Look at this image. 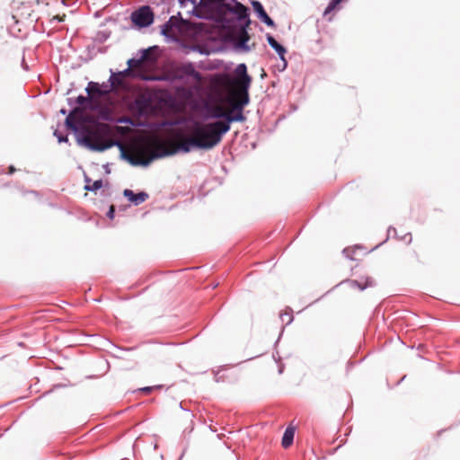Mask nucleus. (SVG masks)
I'll return each instance as SVG.
<instances>
[{
    "label": "nucleus",
    "mask_w": 460,
    "mask_h": 460,
    "mask_svg": "<svg viewBox=\"0 0 460 460\" xmlns=\"http://www.w3.org/2000/svg\"><path fill=\"white\" fill-rule=\"evenodd\" d=\"M158 388H160V385H156V386H145V387L140 388L139 391H141L143 393H146V394H148V393H151L153 390L158 389Z\"/></svg>",
    "instance_id": "nucleus-38"
},
{
    "label": "nucleus",
    "mask_w": 460,
    "mask_h": 460,
    "mask_svg": "<svg viewBox=\"0 0 460 460\" xmlns=\"http://www.w3.org/2000/svg\"><path fill=\"white\" fill-rule=\"evenodd\" d=\"M280 318H281L282 322L286 321V325L290 324L294 320L293 315L288 313L281 314Z\"/></svg>",
    "instance_id": "nucleus-32"
},
{
    "label": "nucleus",
    "mask_w": 460,
    "mask_h": 460,
    "mask_svg": "<svg viewBox=\"0 0 460 460\" xmlns=\"http://www.w3.org/2000/svg\"><path fill=\"white\" fill-rule=\"evenodd\" d=\"M251 4L254 13H256L258 19H260L261 22L265 23L268 27H270L272 29L276 28L275 22L268 15L264 6L260 1H252Z\"/></svg>",
    "instance_id": "nucleus-13"
},
{
    "label": "nucleus",
    "mask_w": 460,
    "mask_h": 460,
    "mask_svg": "<svg viewBox=\"0 0 460 460\" xmlns=\"http://www.w3.org/2000/svg\"><path fill=\"white\" fill-rule=\"evenodd\" d=\"M193 149H201L199 141H198L196 138H189L181 144L178 145L175 151L172 152L171 154H175L177 152L181 153H189Z\"/></svg>",
    "instance_id": "nucleus-16"
},
{
    "label": "nucleus",
    "mask_w": 460,
    "mask_h": 460,
    "mask_svg": "<svg viewBox=\"0 0 460 460\" xmlns=\"http://www.w3.org/2000/svg\"><path fill=\"white\" fill-rule=\"evenodd\" d=\"M271 48L277 52L279 58H282L287 53V49L279 41L276 42L275 45L271 46Z\"/></svg>",
    "instance_id": "nucleus-29"
},
{
    "label": "nucleus",
    "mask_w": 460,
    "mask_h": 460,
    "mask_svg": "<svg viewBox=\"0 0 460 460\" xmlns=\"http://www.w3.org/2000/svg\"><path fill=\"white\" fill-rule=\"evenodd\" d=\"M273 358L277 361V362H279L280 361V357L279 356L278 358H277V356H275V354H273Z\"/></svg>",
    "instance_id": "nucleus-54"
},
{
    "label": "nucleus",
    "mask_w": 460,
    "mask_h": 460,
    "mask_svg": "<svg viewBox=\"0 0 460 460\" xmlns=\"http://www.w3.org/2000/svg\"><path fill=\"white\" fill-rule=\"evenodd\" d=\"M103 167H104V169H105V172H106V173H110V172H111V170H110V168H109V164H105Z\"/></svg>",
    "instance_id": "nucleus-48"
},
{
    "label": "nucleus",
    "mask_w": 460,
    "mask_h": 460,
    "mask_svg": "<svg viewBox=\"0 0 460 460\" xmlns=\"http://www.w3.org/2000/svg\"><path fill=\"white\" fill-rule=\"evenodd\" d=\"M85 91L89 96L91 101L97 100L100 97H102V91L99 88V83L91 81L88 83Z\"/></svg>",
    "instance_id": "nucleus-19"
},
{
    "label": "nucleus",
    "mask_w": 460,
    "mask_h": 460,
    "mask_svg": "<svg viewBox=\"0 0 460 460\" xmlns=\"http://www.w3.org/2000/svg\"><path fill=\"white\" fill-rule=\"evenodd\" d=\"M234 4L226 2V5L224 7V11L226 16L232 14L234 17L229 18L233 20L234 23L227 27V31L234 30L237 27L238 21H243L250 19V9L248 6L239 3L237 0H230Z\"/></svg>",
    "instance_id": "nucleus-6"
},
{
    "label": "nucleus",
    "mask_w": 460,
    "mask_h": 460,
    "mask_svg": "<svg viewBox=\"0 0 460 460\" xmlns=\"http://www.w3.org/2000/svg\"><path fill=\"white\" fill-rule=\"evenodd\" d=\"M84 181H85L86 184H90V182H91V179L86 174H84Z\"/></svg>",
    "instance_id": "nucleus-49"
},
{
    "label": "nucleus",
    "mask_w": 460,
    "mask_h": 460,
    "mask_svg": "<svg viewBox=\"0 0 460 460\" xmlns=\"http://www.w3.org/2000/svg\"><path fill=\"white\" fill-rule=\"evenodd\" d=\"M22 66L24 70H26V71L29 70V66L25 62L24 57L22 58Z\"/></svg>",
    "instance_id": "nucleus-44"
},
{
    "label": "nucleus",
    "mask_w": 460,
    "mask_h": 460,
    "mask_svg": "<svg viewBox=\"0 0 460 460\" xmlns=\"http://www.w3.org/2000/svg\"><path fill=\"white\" fill-rule=\"evenodd\" d=\"M283 370H284V366L282 364H280L279 367V374H282Z\"/></svg>",
    "instance_id": "nucleus-50"
},
{
    "label": "nucleus",
    "mask_w": 460,
    "mask_h": 460,
    "mask_svg": "<svg viewBox=\"0 0 460 460\" xmlns=\"http://www.w3.org/2000/svg\"><path fill=\"white\" fill-rule=\"evenodd\" d=\"M344 283V280L340 282L338 285H336L335 287H332V288H330V290H327V293H330L331 291H332V289H335L336 287H338L339 285Z\"/></svg>",
    "instance_id": "nucleus-52"
},
{
    "label": "nucleus",
    "mask_w": 460,
    "mask_h": 460,
    "mask_svg": "<svg viewBox=\"0 0 460 460\" xmlns=\"http://www.w3.org/2000/svg\"><path fill=\"white\" fill-rule=\"evenodd\" d=\"M66 102H67V104L70 107H72V109L73 108H78L77 106H75L76 105V102H75V98H67Z\"/></svg>",
    "instance_id": "nucleus-41"
},
{
    "label": "nucleus",
    "mask_w": 460,
    "mask_h": 460,
    "mask_svg": "<svg viewBox=\"0 0 460 460\" xmlns=\"http://www.w3.org/2000/svg\"><path fill=\"white\" fill-rule=\"evenodd\" d=\"M185 22L181 13L178 12L176 15H172L169 20L161 26V35H163L168 42L178 41L174 31H179Z\"/></svg>",
    "instance_id": "nucleus-9"
},
{
    "label": "nucleus",
    "mask_w": 460,
    "mask_h": 460,
    "mask_svg": "<svg viewBox=\"0 0 460 460\" xmlns=\"http://www.w3.org/2000/svg\"><path fill=\"white\" fill-rule=\"evenodd\" d=\"M53 134L58 138V143H68L69 139L66 134H63L58 129H56Z\"/></svg>",
    "instance_id": "nucleus-30"
},
{
    "label": "nucleus",
    "mask_w": 460,
    "mask_h": 460,
    "mask_svg": "<svg viewBox=\"0 0 460 460\" xmlns=\"http://www.w3.org/2000/svg\"><path fill=\"white\" fill-rule=\"evenodd\" d=\"M177 1L181 8L186 6V0H177Z\"/></svg>",
    "instance_id": "nucleus-45"
},
{
    "label": "nucleus",
    "mask_w": 460,
    "mask_h": 460,
    "mask_svg": "<svg viewBox=\"0 0 460 460\" xmlns=\"http://www.w3.org/2000/svg\"><path fill=\"white\" fill-rule=\"evenodd\" d=\"M113 146H117L119 149V152H120V155H119V157L120 159L124 160V161H127L129 164L133 165V166H138V165H143V166H146L149 164V162L146 161V160H141V159H138V158H135L133 157L131 155L128 154L126 151H125V148H124V146L123 144L119 141V140H114L103 146H100V147H96V149H99V150H108Z\"/></svg>",
    "instance_id": "nucleus-11"
},
{
    "label": "nucleus",
    "mask_w": 460,
    "mask_h": 460,
    "mask_svg": "<svg viewBox=\"0 0 460 460\" xmlns=\"http://www.w3.org/2000/svg\"><path fill=\"white\" fill-rule=\"evenodd\" d=\"M150 107V100L147 98H141L135 100L133 102V108L137 111L139 117H145L147 115L148 109Z\"/></svg>",
    "instance_id": "nucleus-18"
},
{
    "label": "nucleus",
    "mask_w": 460,
    "mask_h": 460,
    "mask_svg": "<svg viewBox=\"0 0 460 460\" xmlns=\"http://www.w3.org/2000/svg\"><path fill=\"white\" fill-rule=\"evenodd\" d=\"M111 75L114 76L113 84L116 89L119 86H122L124 84V77L128 75H130L132 71L129 68H126L122 71L114 72L112 69H110Z\"/></svg>",
    "instance_id": "nucleus-20"
},
{
    "label": "nucleus",
    "mask_w": 460,
    "mask_h": 460,
    "mask_svg": "<svg viewBox=\"0 0 460 460\" xmlns=\"http://www.w3.org/2000/svg\"><path fill=\"white\" fill-rule=\"evenodd\" d=\"M76 113H81V110L79 108H73L65 119V126L67 129L73 131L77 144H84L86 141L84 139V128L79 126L78 121L74 116Z\"/></svg>",
    "instance_id": "nucleus-10"
},
{
    "label": "nucleus",
    "mask_w": 460,
    "mask_h": 460,
    "mask_svg": "<svg viewBox=\"0 0 460 460\" xmlns=\"http://www.w3.org/2000/svg\"><path fill=\"white\" fill-rule=\"evenodd\" d=\"M351 288H358L360 291L365 290L368 287L375 286V280L371 277H361L359 279H346Z\"/></svg>",
    "instance_id": "nucleus-15"
},
{
    "label": "nucleus",
    "mask_w": 460,
    "mask_h": 460,
    "mask_svg": "<svg viewBox=\"0 0 460 460\" xmlns=\"http://www.w3.org/2000/svg\"><path fill=\"white\" fill-rule=\"evenodd\" d=\"M343 254L349 260H354L353 257L351 256V254L349 253V248H345L343 249L342 251Z\"/></svg>",
    "instance_id": "nucleus-43"
},
{
    "label": "nucleus",
    "mask_w": 460,
    "mask_h": 460,
    "mask_svg": "<svg viewBox=\"0 0 460 460\" xmlns=\"http://www.w3.org/2000/svg\"><path fill=\"white\" fill-rule=\"evenodd\" d=\"M172 0H160V3L166 7V10L164 11V8H163L164 13H170V4Z\"/></svg>",
    "instance_id": "nucleus-37"
},
{
    "label": "nucleus",
    "mask_w": 460,
    "mask_h": 460,
    "mask_svg": "<svg viewBox=\"0 0 460 460\" xmlns=\"http://www.w3.org/2000/svg\"><path fill=\"white\" fill-rule=\"evenodd\" d=\"M130 19L136 27L138 29H144L153 24L155 13L151 6L142 5L132 12Z\"/></svg>",
    "instance_id": "nucleus-8"
},
{
    "label": "nucleus",
    "mask_w": 460,
    "mask_h": 460,
    "mask_svg": "<svg viewBox=\"0 0 460 460\" xmlns=\"http://www.w3.org/2000/svg\"><path fill=\"white\" fill-rule=\"evenodd\" d=\"M391 236L394 238H398L397 236V231L394 226H389L387 229V237L386 240H388Z\"/></svg>",
    "instance_id": "nucleus-35"
},
{
    "label": "nucleus",
    "mask_w": 460,
    "mask_h": 460,
    "mask_svg": "<svg viewBox=\"0 0 460 460\" xmlns=\"http://www.w3.org/2000/svg\"><path fill=\"white\" fill-rule=\"evenodd\" d=\"M250 24V19L238 21L237 27L234 30H236L235 35L227 39V40L232 43L235 51L246 53L251 50V47L248 45V41L250 40L248 28Z\"/></svg>",
    "instance_id": "nucleus-5"
},
{
    "label": "nucleus",
    "mask_w": 460,
    "mask_h": 460,
    "mask_svg": "<svg viewBox=\"0 0 460 460\" xmlns=\"http://www.w3.org/2000/svg\"><path fill=\"white\" fill-rule=\"evenodd\" d=\"M194 136L199 141L201 149L208 150L216 146L227 132L224 130L221 120L203 124H194Z\"/></svg>",
    "instance_id": "nucleus-2"
},
{
    "label": "nucleus",
    "mask_w": 460,
    "mask_h": 460,
    "mask_svg": "<svg viewBox=\"0 0 460 460\" xmlns=\"http://www.w3.org/2000/svg\"><path fill=\"white\" fill-rule=\"evenodd\" d=\"M84 139L86 143L78 145L94 152H104L105 150H99L96 147L103 146L113 141L108 139L107 131L101 125L96 129L84 128Z\"/></svg>",
    "instance_id": "nucleus-4"
},
{
    "label": "nucleus",
    "mask_w": 460,
    "mask_h": 460,
    "mask_svg": "<svg viewBox=\"0 0 460 460\" xmlns=\"http://www.w3.org/2000/svg\"><path fill=\"white\" fill-rule=\"evenodd\" d=\"M401 240H403V241H406L408 243H410L411 242V233H407L405 234L402 238H400Z\"/></svg>",
    "instance_id": "nucleus-42"
},
{
    "label": "nucleus",
    "mask_w": 460,
    "mask_h": 460,
    "mask_svg": "<svg viewBox=\"0 0 460 460\" xmlns=\"http://www.w3.org/2000/svg\"><path fill=\"white\" fill-rule=\"evenodd\" d=\"M190 49L194 51H198L199 53L200 54H207L208 52L201 47L199 46H192L190 47Z\"/></svg>",
    "instance_id": "nucleus-40"
},
{
    "label": "nucleus",
    "mask_w": 460,
    "mask_h": 460,
    "mask_svg": "<svg viewBox=\"0 0 460 460\" xmlns=\"http://www.w3.org/2000/svg\"><path fill=\"white\" fill-rule=\"evenodd\" d=\"M59 112H60L62 115H67V114H68V113H67V110H66V109H65V108H62V109L59 111Z\"/></svg>",
    "instance_id": "nucleus-47"
},
{
    "label": "nucleus",
    "mask_w": 460,
    "mask_h": 460,
    "mask_svg": "<svg viewBox=\"0 0 460 460\" xmlns=\"http://www.w3.org/2000/svg\"><path fill=\"white\" fill-rule=\"evenodd\" d=\"M147 50L148 49H141L139 51L140 52V57L138 58H129L127 61V65H128L127 68H129L131 70V67L139 66L143 62V60H145V58H146V52H147Z\"/></svg>",
    "instance_id": "nucleus-23"
},
{
    "label": "nucleus",
    "mask_w": 460,
    "mask_h": 460,
    "mask_svg": "<svg viewBox=\"0 0 460 460\" xmlns=\"http://www.w3.org/2000/svg\"><path fill=\"white\" fill-rule=\"evenodd\" d=\"M75 102H76V105L81 110V112L83 111V110L97 111L100 109V104L93 105L91 103L89 96L80 94L76 98H75Z\"/></svg>",
    "instance_id": "nucleus-17"
},
{
    "label": "nucleus",
    "mask_w": 460,
    "mask_h": 460,
    "mask_svg": "<svg viewBox=\"0 0 460 460\" xmlns=\"http://www.w3.org/2000/svg\"><path fill=\"white\" fill-rule=\"evenodd\" d=\"M15 172V168L13 165H10L8 168V173L13 174Z\"/></svg>",
    "instance_id": "nucleus-46"
},
{
    "label": "nucleus",
    "mask_w": 460,
    "mask_h": 460,
    "mask_svg": "<svg viewBox=\"0 0 460 460\" xmlns=\"http://www.w3.org/2000/svg\"><path fill=\"white\" fill-rule=\"evenodd\" d=\"M118 123H124L128 125H131L136 127L137 125L134 123L133 119L129 117H122L117 120Z\"/></svg>",
    "instance_id": "nucleus-33"
},
{
    "label": "nucleus",
    "mask_w": 460,
    "mask_h": 460,
    "mask_svg": "<svg viewBox=\"0 0 460 460\" xmlns=\"http://www.w3.org/2000/svg\"><path fill=\"white\" fill-rule=\"evenodd\" d=\"M295 429L293 428H287L281 440V445L284 448L289 447L294 441Z\"/></svg>",
    "instance_id": "nucleus-22"
},
{
    "label": "nucleus",
    "mask_w": 460,
    "mask_h": 460,
    "mask_svg": "<svg viewBox=\"0 0 460 460\" xmlns=\"http://www.w3.org/2000/svg\"><path fill=\"white\" fill-rule=\"evenodd\" d=\"M279 59H280V63L277 65V69L279 72H283L286 70V68L288 66V61H287L285 56H283L282 58H279Z\"/></svg>",
    "instance_id": "nucleus-31"
},
{
    "label": "nucleus",
    "mask_w": 460,
    "mask_h": 460,
    "mask_svg": "<svg viewBox=\"0 0 460 460\" xmlns=\"http://www.w3.org/2000/svg\"><path fill=\"white\" fill-rule=\"evenodd\" d=\"M190 3L193 4V9L190 13L198 18H208V16L201 15L198 13L197 8H199V1L198 0H186V4Z\"/></svg>",
    "instance_id": "nucleus-28"
},
{
    "label": "nucleus",
    "mask_w": 460,
    "mask_h": 460,
    "mask_svg": "<svg viewBox=\"0 0 460 460\" xmlns=\"http://www.w3.org/2000/svg\"><path fill=\"white\" fill-rule=\"evenodd\" d=\"M344 283V280L340 282L338 285H336L335 287H332V288H330V290H327V293H330L331 291H332V289H335L336 287H338L339 285Z\"/></svg>",
    "instance_id": "nucleus-53"
},
{
    "label": "nucleus",
    "mask_w": 460,
    "mask_h": 460,
    "mask_svg": "<svg viewBox=\"0 0 460 460\" xmlns=\"http://www.w3.org/2000/svg\"><path fill=\"white\" fill-rule=\"evenodd\" d=\"M341 1L342 0H331L323 12V15H327L328 13L334 11L337 8V6L341 3Z\"/></svg>",
    "instance_id": "nucleus-27"
},
{
    "label": "nucleus",
    "mask_w": 460,
    "mask_h": 460,
    "mask_svg": "<svg viewBox=\"0 0 460 460\" xmlns=\"http://www.w3.org/2000/svg\"><path fill=\"white\" fill-rule=\"evenodd\" d=\"M96 111L99 112V117L102 120H105V121H110V122H113V119H112V116L111 114V111L106 109V108H102L101 105H100V109L97 110Z\"/></svg>",
    "instance_id": "nucleus-25"
},
{
    "label": "nucleus",
    "mask_w": 460,
    "mask_h": 460,
    "mask_svg": "<svg viewBox=\"0 0 460 460\" xmlns=\"http://www.w3.org/2000/svg\"><path fill=\"white\" fill-rule=\"evenodd\" d=\"M266 40L270 47L278 42V40L270 33L266 34Z\"/></svg>",
    "instance_id": "nucleus-36"
},
{
    "label": "nucleus",
    "mask_w": 460,
    "mask_h": 460,
    "mask_svg": "<svg viewBox=\"0 0 460 460\" xmlns=\"http://www.w3.org/2000/svg\"><path fill=\"white\" fill-rule=\"evenodd\" d=\"M123 196L134 206L142 204L149 198L148 193L146 191H139L138 193H135L129 189H125L123 190Z\"/></svg>",
    "instance_id": "nucleus-14"
},
{
    "label": "nucleus",
    "mask_w": 460,
    "mask_h": 460,
    "mask_svg": "<svg viewBox=\"0 0 460 460\" xmlns=\"http://www.w3.org/2000/svg\"><path fill=\"white\" fill-rule=\"evenodd\" d=\"M200 82L202 75L199 72L192 62H186L178 66L172 74V80L187 83L190 80Z\"/></svg>",
    "instance_id": "nucleus-7"
},
{
    "label": "nucleus",
    "mask_w": 460,
    "mask_h": 460,
    "mask_svg": "<svg viewBox=\"0 0 460 460\" xmlns=\"http://www.w3.org/2000/svg\"><path fill=\"white\" fill-rule=\"evenodd\" d=\"M103 186L102 180H96L93 182V184H85L84 190L92 192H96L100 189H102Z\"/></svg>",
    "instance_id": "nucleus-26"
},
{
    "label": "nucleus",
    "mask_w": 460,
    "mask_h": 460,
    "mask_svg": "<svg viewBox=\"0 0 460 460\" xmlns=\"http://www.w3.org/2000/svg\"><path fill=\"white\" fill-rule=\"evenodd\" d=\"M109 37H110V33H106L105 31H99L97 33V40L101 43L106 41Z\"/></svg>",
    "instance_id": "nucleus-34"
},
{
    "label": "nucleus",
    "mask_w": 460,
    "mask_h": 460,
    "mask_svg": "<svg viewBox=\"0 0 460 460\" xmlns=\"http://www.w3.org/2000/svg\"><path fill=\"white\" fill-rule=\"evenodd\" d=\"M252 78L248 74L247 66L244 63L238 64L234 70L233 84L240 89L237 93L238 102L232 107L230 112H225L224 120H221L224 130L228 132L232 122H243L246 117L243 109L250 102L249 89Z\"/></svg>",
    "instance_id": "nucleus-1"
},
{
    "label": "nucleus",
    "mask_w": 460,
    "mask_h": 460,
    "mask_svg": "<svg viewBox=\"0 0 460 460\" xmlns=\"http://www.w3.org/2000/svg\"><path fill=\"white\" fill-rule=\"evenodd\" d=\"M114 76H110L107 82H103L102 84H99L100 91H102V97L107 96L111 93L117 91L116 87L113 84Z\"/></svg>",
    "instance_id": "nucleus-21"
},
{
    "label": "nucleus",
    "mask_w": 460,
    "mask_h": 460,
    "mask_svg": "<svg viewBox=\"0 0 460 460\" xmlns=\"http://www.w3.org/2000/svg\"><path fill=\"white\" fill-rule=\"evenodd\" d=\"M199 111L202 119L204 120L208 119H217V120H224L225 111L222 108L218 106H215L210 104L208 102H202Z\"/></svg>",
    "instance_id": "nucleus-12"
},
{
    "label": "nucleus",
    "mask_w": 460,
    "mask_h": 460,
    "mask_svg": "<svg viewBox=\"0 0 460 460\" xmlns=\"http://www.w3.org/2000/svg\"><path fill=\"white\" fill-rule=\"evenodd\" d=\"M106 216L108 218L110 219H113L114 217H115V207L113 205H111L110 208H109V210L108 212L106 213Z\"/></svg>",
    "instance_id": "nucleus-39"
},
{
    "label": "nucleus",
    "mask_w": 460,
    "mask_h": 460,
    "mask_svg": "<svg viewBox=\"0 0 460 460\" xmlns=\"http://www.w3.org/2000/svg\"><path fill=\"white\" fill-rule=\"evenodd\" d=\"M226 5V0H199V8L204 10L208 15L213 16L214 21L223 30L227 31V27L234 23L233 20L226 15L224 7Z\"/></svg>",
    "instance_id": "nucleus-3"
},
{
    "label": "nucleus",
    "mask_w": 460,
    "mask_h": 460,
    "mask_svg": "<svg viewBox=\"0 0 460 460\" xmlns=\"http://www.w3.org/2000/svg\"><path fill=\"white\" fill-rule=\"evenodd\" d=\"M146 49H148L146 52V58H145V60H143V62H147V63L155 62L157 60V55L155 54V52L158 51L159 47L155 45V46L147 48Z\"/></svg>",
    "instance_id": "nucleus-24"
},
{
    "label": "nucleus",
    "mask_w": 460,
    "mask_h": 460,
    "mask_svg": "<svg viewBox=\"0 0 460 460\" xmlns=\"http://www.w3.org/2000/svg\"><path fill=\"white\" fill-rule=\"evenodd\" d=\"M344 283V280L340 282L338 285H336L335 287H332V288H330V290H327V293H330L331 291H332V289H335L336 287H338L339 285Z\"/></svg>",
    "instance_id": "nucleus-51"
}]
</instances>
